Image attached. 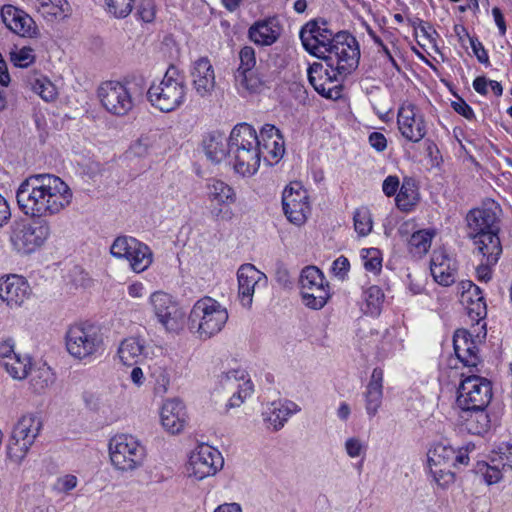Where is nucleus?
Here are the masks:
<instances>
[{
	"label": "nucleus",
	"instance_id": "8fccbe9b",
	"mask_svg": "<svg viewBox=\"0 0 512 512\" xmlns=\"http://www.w3.org/2000/svg\"><path fill=\"white\" fill-rule=\"evenodd\" d=\"M472 335L465 329L455 331L453 336V347L457 358L461 357L469 349L468 346L472 345Z\"/></svg>",
	"mask_w": 512,
	"mask_h": 512
},
{
	"label": "nucleus",
	"instance_id": "4468645a",
	"mask_svg": "<svg viewBox=\"0 0 512 512\" xmlns=\"http://www.w3.org/2000/svg\"><path fill=\"white\" fill-rule=\"evenodd\" d=\"M0 14L5 26L15 34L28 38L38 36L39 30L35 21L23 10L13 5H4Z\"/></svg>",
	"mask_w": 512,
	"mask_h": 512
},
{
	"label": "nucleus",
	"instance_id": "9b49d317",
	"mask_svg": "<svg viewBox=\"0 0 512 512\" xmlns=\"http://www.w3.org/2000/svg\"><path fill=\"white\" fill-rule=\"evenodd\" d=\"M150 303L156 318L168 332H179L183 328L185 313L171 295L154 292Z\"/></svg>",
	"mask_w": 512,
	"mask_h": 512
},
{
	"label": "nucleus",
	"instance_id": "f257e3e1",
	"mask_svg": "<svg viewBox=\"0 0 512 512\" xmlns=\"http://www.w3.org/2000/svg\"><path fill=\"white\" fill-rule=\"evenodd\" d=\"M72 198L70 187L60 177L48 173L28 176L16 191L20 210L39 220L60 214L71 204Z\"/></svg>",
	"mask_w": 512,
	"mask_h": 512
},
{
	"label": "nucleus",
	"instance_id": "603ef678",
	"mask_svg": "<svg viewBox=\"0 0 512 512\" xmlns=\"http://www.w3.org/2000/svg\"><path fill=\"white\" fill-rule=\"evenodd\" d=\"M109 13L117 18H124L130 14L133 0H105Z\"/></svg>",
	"mask_w": 512,
	"mask_h": 512
},
{
	"label": "nucleus",
	"instance_id": "dca6fc26",
	"mask_svg": "<svg viewBox=\"0 0 512 512\" xmlns=\"http://www.w3.org/2000/svg\"><path fill=\"white\" fill-rule=\"evenodd\" d=\"M238 297L241 304L250 308L252 305L255 288L261 281L266 283L267 277L252 264H243L237 272Z\"/></svg>",
	"mask_w": 512,
	"mask_h": 512
},
{
	"label": "nucleus",
	"instance_id": "79ce46f5",
	"mask_svg": "<svg viewBox=\"0 0 512 512\" xmlns=\"http://www.w3.org/2000/svg\"><path fill=\"white\" fill-rule=\"evenodd\" d=\"M327 283L320 269L316 266L305 267L300 274L299 284L301 291H309L311 288Z\"/></svg>",
	"mask_w": 512,
	"mask_h": 512
},
{
	"label": "nucleus",
	"instance_id": "c756f323",
	"mask_svg": "<svg viewBox=\"0 0 512 512\" xmlns=\"http://www.w3.org/2000/svg\"><path fill=\"white\" fill-rule=\"evenodd\" d=\"M109 458L115 469L132 471L142 465L145 450H109Z\"/></svg>",
	"mask_w": 512,
	"mask_h": 512
},
{
	"label": "nucleus",
	"instance_id": "37998d69",
	"mask_svg": "<svg viewBox=\"0 0 512 512\" xmlns=\"http://www.w3.org/2000/svg\"><path fill=\"white\" fill-rule=\"evenodd\" d=\"M54 381V374L51 369L45 365L34 370L31 377V385L36 392H42Z\"/></svg>",
	"mask_w": 512,
	"mask_h": 512
},
{
	"label": "nucleus",
	"instance_id": "e433bc0d",
	"mask_svg": "<svg viewBox=\"0 0 512 512\" xmlns=\"http://www.w3.org/2000/svg\"><path fill=\"white\" fill-rule=\"evenodd\" d=\"M4 368L14 379H25L32 368L31 358L27 355L16 354L12 358L5 360Z\"/></svg>",
	"mask_w": 512,
	"mask_h": 512
},
{
	"label": "nucleus",
	"instance_id": "4be33fe9",
	"mask_svg": "<svg viewBox=\"0 0 512 512\" xmlns=\"http://www.w3.org/2000/svg\"><path fill=\"white\" fill-rule=\"evenodd\" d=\"M434 280L442 286H450L456 281V261L445 251H434L430 265Z\"/></svg>",
	"mask_w": 512,
	"mask_h": 512
},
{
	"label": "nucleus",
	"instance_id": "13d9d810",
	"mask_svg": "<svg viewBox=\"0 0 512 512\" xmlns=\"http://www.w3.org/2000/svg\"><path fill=\"white\" fill-rule=\"evenodd\" d=\"M152 376L155 378V392L160 395L165 394L170 385L168 371L165 368L158 367L153 371Z\"/></svg>",
	"mask_w": 512,
	"mask_h": 512
},
{
	"label": "nucleus",
	"instance_id": "423d86ee",
	"mask_svg": "<svg viewBox=\"0 0 512 512\" xmlns=\"http://www.w3.org/2000/svg\"><path fill=\"white\" fill-rule=\"evenodd\" d=\"M228 311L217 300L205 296L197 300L188 316V328L202 340L218 334L228 320Z\"/></svg>",
	"mask_w": 512,
	"mask_h": 512
},
{
	"label": "nucleus",
	"instance_id": "6e6552de",
	"mask_svg": "<svg viewBox=\"0 0 512 512\" xmlns=\"http://www.w3.org/2000/svg\"><path fill=\"white\" fill-rule=\"evenodd\" d=\"M456 403L463 411H485L492 399V384L481 376L471 375L458 387Z\"/></svg>",
	"mask_w": 512,
	"mask_h": 512
},
{
	"label": "nucleus",
	"instance_id": "412c9836",
	"mask_svg": "<svg viewBox=\"0 0 512 512\" xmlns=\"http://www.w3.org/2000/svg\"><path fill=\"white\" fill-rule=\"evenodd\" d=\"M191 77L193 88L199 96L211 95L215 87V73L208 58L202 57L193 63Z\"/></svg>",
	"mask_w": 512,
	"mask_h": 512
},
{
	"label": "nucleus",
	"instance_id": "3c124183",
	"mask_svg": "<svg viewBox=\"0 0 512 512\" xmlns=\"http://www.w3.org/2000/svg\"><path fill=\"white\" fill-rule=\"evenodd\" d=\"M240 65L237 68L235 74H241V72L256 69V57L255 51L250 46L243 47L239 52Z\"/></svg>",
	"mask_w": 512,
	"mask_h": 512
},
{
	"label": "nucleus",
	"instance_id": "6ab92c4d",
	"mask_svg": "<svg viewBox=\"0 0 512 512\" xmlns=\"http://www.w3.org/2000/svg\"><path fill=\"white\" fill-rule=\"evenodd\" d=\"M221 385L226 389L237 388L229 400L228 407H239L245 398L253 392V384L250 379L245 380L244 370H230L220 380Z\"/></svg>",
	"mask_w": 512,
	"mask_h": 512
},
{
	"label": "nucleus",
	"instance_id": "393cba45",
	"mask_svg": "<svg viewBox=\"0 0 512 512\" xmlns=\"http://www.w3.org/2000/svg\"><path fill=\"white\" fill-rule=\"evenodd\" d=\"M249 38L258 45H272L281 34V26L276 18H268L254 23L249 28Z\"/></svg>",
	"mask_w": 512,
	"mask_h": 512
},
{
	"label": "nucleus",
	"instance_id": "0e129e2a",
	"mask_svg": "<svg viewBox=\"0 0 512 512\" xmlns=\"http://www.w3.org/2000/svg\"><path fill=\"white\" fill-rule=\"evenodd\" d=\"M137 13L144 22H151L155 17V5L153 0H142Z\"/></svg>",
	"mask_w": 512,
	"mask_h": 512
},
{
	"label": "nucleus",
	"instance_id": "5fc2aeb1",
	"mask_svg": "<svg viewBox=\"0 0 512 512\" xmlns=\"http://www.w3.org/2000/svg\"><path fill=\"white\" fill-rule=\"evenodd\" d=\"M140 445L139 440L132 434L119 433L109 440L108 448H136Z\"/></svg>",
	"mask_w": 512,
	"mask_h": 512
},
{
	"label": "nucleus",
	"instance_id": "2f4dec72",
	"mask_svg": "<svg viewBox=\"0 0 512 512\" xmlns=\"http://www.w3.org/2000/svg\"><path fill=\"white\" fill-rule=\"evenodd\" d=\"M291 407H296V405L292 402L282 403L281 401H274L270 403L263 412L264 420L269 423L274 430H278L284 426V423L292 414L293 410Z\"/></svg>",
	"mask_w": 512,
	"mask_h": 512
},
{
	"label": "nucleus",
	"instance_id": "4d7b16f0",
	"mask_svg": "<svg viewBox=\"0 0 512 512\" xmlns=\"http://www.w3.org/2000/svg\"><path fill=\"white\" fill-rule=\"evenodd\" d=\"M430 473L433 475L435 483L446 488L455 480V475L448 468L442 467H429Z\"/></svg>",
	"mask_w": 512,
	"mask_h": 512
},
{
	"label": "nucleus",
	"instance_id": "a19ab883",
	"mask_svg": "<svg viewBox=\"0 0 512 512\" xmlns=\"http://www.w3.org/2000/svg\"><path fill=\"white\" fill-rule=\"evenodd\" d=\"M433 235L429 230L414 232L408 241L409 251L417 256L424 255L431 246Z\"/></svg>",
	"mask_w": 512,
	"mask_h": 512
},
{
	"label": "nucleus",
	"instance_id": "69168bd1",
	"mask_svg": "<svg viewBox=\"0 0 512 512\" xmlns=\"http://www.w3.org/2000/svg\"><path fill=\"white\" fill-rule=\"evenodd\" d=\"M468 350L467 352H465L464 354H461V357L459 358V360L465 365V366H469V367H475L478 363V348H477V345L475 343V341L473 340L472 341V345H469L468 346Z\"/></svg>",
	"mask_w": 512,
	"mask_h": 512
},
{
	"label": "nucleus",
	"instance_id": "e2e57ef3",
	"mask_svg": "<svg viewBox=\"0 0 512 512\" xmlns=\"http://www.w3.org/2000/svg\"><path fill=\"white\" fill-rule=\"evenodd\" d=\"M469 42H470L472 51H473L474 55L476 56L477 60L480 63L484 64L485 66H489L490 61H489L488 53H487L486 49L484 48V46L482 45V43L478 40V38L469 37Z\"/></svg>",
	"mask_w": 512,
	"mask_h": 512
},
{
	"label": "nucleus",
	"instance_id": "680f3d73",
	"mask_svg": "<svg viewBox=\"0 0 512 512\" xmlns=\"http://www.w3.org/2000/svg\"><path fill=\"white\" fill-rule=\"evenodd\" d=\"M77 484V477L71 474H67L57 479L53 489L58 492L68 493L76 488Z\"/></svg>",
	"mask_w": 512,
	"mask_h": 512
},
{
	"label": "nucleus",
	"instance_id": "7c9ffc66",
	"mask_svg": "<svg viewBox=\"0 0 512 512\" xmlns=\"http://www.w3.org/2000/svg\"><path fill=\"white\" fill-rule=\"evenodd\" d=\"M263 65L260 64L256 69L235 74L236 84L249 92H257L262 86L273 79V74H267L262 71Z\"/></svg>",
	"mask_w": 512,
	"mask_h": 512
},
{
	"label": "nucleus",
	"instance_id": "1a4fd4ad",
	"mask_svg": "<svg viewBox=\"0 0 512 512\" xmlns=\"http://www.w3.org/2000/svg\"><path fill=\"white\" fill-rule=\"evenodd\" d=\"M50 235V225L46 220L30 224L25 220L14 221L10 227V242L22 254H30L41 247Z\"/></svg>",
	"mask_w": 512,
	"mask_h": 512
},
{
	"label": "nucleus",
	"instance_id": "473e14b6",
	"mask_svg": "<svg viewBox=\"0 0 512 512\" xmlns=\"http://www.w3.org/2000/svg\"><path fill=\"white\" fill-rule=\"evenodd\" d=\"M208 199L218 206L231 205L236 201L234 189L221 180H213L208 184Z\"/></svg>",
	"mask_w": 512,
	"mask_h": 512
},
{
	"label": "nucleus",
	"instance_id": "a18cd8bd",
	"mask_svg": "<svg viewBox=\"0 0 512 512\" xmlns=\"http://www.w3.org/2000/svg\"><path fill=\"white\" fill-rule=\"evenodd\" d=\"M454 452L456 450H428V466L449 468L454 459Z\"/></svg>",
	"mask_w": 512,
	"mask_h": 512
},
{
	"label": "nucleus",
	"instance_id": "ea45409f",
	"mask_svg": "<svg viewBox=\"0 0 512 512\" xmlns=\"http://www.w3.org/2000/svg\"><path fill=\"white\" fill-rule=\"evenodd\" d=\"M153 253L151 249L144 243L140 242L137 250L133 252L129 259L131 269L136 273H141L148 269L152 264Z\"/></svg>",
	"mask_w": 512,
	"mask_h": 512
},
{
	"label": "nucleus",
	"instance_id": "338daca9",
	"mask_svg": "<svg viewBox=\"0 0 512 512\" xmlns=\"http://www.w3.org/2000/svg\"><path fill=\"white\" fill-rule=\"evenodd\" d=\"M82 399L85 403L86 408L92 411H100L101 407V396L90 391H85L82 395Z\"/></svg>",
	"mask_w": 512,
	"mask_h": 512
},
{
	"label": "nucleus",
	"instance_id": "f8f14e48",
	"mask_svg": "<svg viewBox=\"0 0 512 512\" xmlns=\"http://www.w3.org/2000/svg\"><path fill=\"white\" fill-rule=\"evenodd\" d=\"M309 196L300 182H291L283 191L282 205L287 219L295 224L302 225L310 213Z\"/></svg>",
	"mask_w": 512,
	"mask_h": 512
},
{
	"label": "nucleus",
	"instance_id": "de8ad7c7",
	"mask_svg": "<svg viewBox=\"0 0 512 512\" xmlns=\"http://www.w3.org/2000/svg\"><path fill=\"white\" fill-rule=\"evenodd\" d=\"M475 472L480 474L484 482L488 485L498 483L503 475L500 469L495 466H490L487 462H477Z\"/></svg>",
	"mask_w": 512,
	"mask_h": 512
},
{
	"label": "nucleus",
	"instance_id": "bb28decb",
	"mask_svg": "<svg viewBox=\"0 0 512 512\" xmlns=\"http://www.w3.org/2000/svg\"><path fill=\"white\" fill-rule=\"evenodd\" d=\"M364 396L366 411L369 416L373 417L377 414L382 404L383 370L381 368L376 367L373 369Z\"/></svg>",
	"mask_w": 512,
	"mask_h": 512
},
{
	"label": "nucleus",
	"instance_id": "7ed1b4c3",
	"mask_svg": "<svg viewBox=\"0 0 512 512\" xmlns=\"http://www.w3.org/2000/svg\"><path fill=\"white\" fill-rule=\"evenodd\" d=\"M468 235L473 239L478 251L488 252L490 263L498 261L502 246L498 236V217L491 207L476 208L466 216Z\"/></svg>",
	"mask_w": 512,
	"mask_h": 512
},
{
	"label": "nucleus",
	"instance_id": "a211bd4d",
	"mask_svg": "<svg viewBox=\"0 0 512 512\" xmlns=\"http://www.w3.org/2000/svg\"><path fill=\"white\" fill-rule=\"evenodd\" d=\"M31 294V288L22 276L11 274L0 278V298L9 306H20Z\"/></svg>",
	"mask_w": 512,
	"mask_h": 512
},
{
	"label": "nucleus",
	"instance_id": "c03bdc74",
	"mask_svg": "<svg viewBox=\"0 0 512 512\" xmlns=\"http://www.w3.org/2000/svg\"><path fill=\"white\" fill-rule=\"evenodd\" d=\"M35 59L34 50L28 46L21 48L15 46L10 51V60L15 66L20 68H27L35 62Z\"/></svg>",
	"mask_w": 512,
	"mask_h": 512
},
{
	"label": "nucleus",
	"instance_id": "a878e982",
	"mask_svg": "<svg viewBox=\"0 0 512 512\" xmlns=\"http://www.w3.org/2000/svg\"><path fill=\"white\" fill-rule=\"evenodd\" d=\"M228 148L229 152L259 148L258 134L253 126L247 123L237 124L228 138Z\"/></svg>",
	"mask_w": 512,
	"mask_h": 512
},
{
	"label": "nucleus",
	"instance_id": "b1692460",
	"mask_svg": "<svg viewBox=\"0 0 512 512\" xmlns=\"http://www.w3.org/2000/svg\"><path fill=\"white\" fill-rule=\"evenodd\" d=\"M161 423L171 434L179 433L186 424V411L178 399L167 400L161 409Z\"/></svg>",
	"mask_w": 512,
	"mask_h": 512
},
{
	"label": "nucleus",
	"instance_id": "6e6d98bb",
	"mask_svg": "<svg viewBox=\"0 0 512 512\" xmlns=\"http://www.w3.org/2000/svg\"><path fill=\"white\" fill-rule=\"evenodd\" d=\"M154 139L150 136H141L135 141L131 147L130 152L137 157H145L149 155L153 149Z\"/></svg>",
	"mask_w": 512,
	"mask_h": 512
},
{
	"label": "nucleus",
	"instance_id": "5701e85b",
	"mask_svg": "<svg viewBox=\"0 0 512 512\" xmlns=\"http://www.w3.org/2000/svg\"><path fill=\"white\" fill-rule=\"evenodd\" d=\"M261 157L260 148H246L229 152L228 161L237 174L245 177L252 176L257 172Z\"/></svg>",
	"mask_w": 512,
	"mask_h": 512
},
{
	"label": "nucleus",
	"instance_id": "9d476101",
	"mask_svg": "<svg viewBox=\"0 0 512 512\" xmlns=\"http://www.w3.org/2000/svg\"><path fill=\"white\" fill-rule=\"evenodd\" d=\"M103 344L99 329L93 325H73L66 333V348L79 360L95 355Z\"/></svg>",
	"mask_w": 512,
	"mask_h": 512
},
{
	"label": "nucleus",
	"instance_id": "72a5a7b5",
	"mask_svg": "<svg viewBox=\"0 0 512 512\" xmlns=\"http://www.w3.org/2000/svg\"><path fill=\"white\" fill-rule=\"evenodd\" d=\"M37 10L48 21L61 20L68 15L69 4L66 0H38Z\"/></svg>",
	"mask_w": 512,
	"mask_h": 512
},
{
	"label": "nucleus",
	"instance_id": "cd10ccee",
	"mask_svg": "<svg viewBox=\"0 0 512 512\" xmlns=\"http://www.w3.org/2000/svg\"><path fill=\"white\" fill-rule=\"evenodd\" d=\"M118 356L127 366L141 363L147 357L145 341L138 337L125 338L118 347Z\"/></svg>",
	"mask_w": 512,
	"mask_h": 512
},
{
	"label": "nucleus",
	"instance_id": "aec40b11",
	"mask_svg": "<svg viewBox=\"0 0 512 512\" xmlns=\"http://www.w3.org/2000/svg\"><path fill=\"white\" fill-rule=\"evenodd\" d=\"M42 423L32 414L22 416L13 428L11 444L20 448H30L39 434Z\"/></svg>",
	"mask_w": 512,
	"mask_h": 512
},
{
	"label": "nucleus",
	"instance_id": "f3484780",
	"mask_svg": "<svg viewBox=\"0 0 512 512\" xmlns=\"http://www.w3.org/2000/svg\"><path fill=\"white\" fill-rule=\"evenodd\" d=\"M397 123L402 136L409 141L419 142L426 135L423 116L415 112L413 105L399 109Z\"/></svg>",
	"mask_w": 512,
	"mask_h": 512
},
{
	"label": "nucleus",
	"instance_id": "58836bf2",
	"mask_svg": "<svg viewBox=\"0 0 512 512\" xmlns=\"http://www.w3.org/2000/svg\"><path fill=\"white\" fill-rule=\"evenodd\" d=\"M139 243L140 241L134 237L118 236L110 247V253L115 258H125L129 261Z\"/></svg>",
	"mask_w": 512,
	"mask_h": 512
},
{
	"label": "nucleus",
	"instance_id": "ddd939ff",
	"mask_svg": "<svg viewBox=\"0 0 512 512\" xmlns=\"http://www.w3.org/2000/svg\"><path fill=\"white\" fill-rule=\"evenodd\" d=\"M224 458L220 450H193L186 465L189 477L202 480L222 469Z\"/></svg>",
	"mask_w": 512,
	"mask_h": 512
},
{
	"label": "nucleus",
	"instance_id": "20e7f679",
	"mask_svg": "<svg viewBox=\"0 0 512 512\" xmlns=\"http://www.w3.org/2000/svg\"><path fill=\"white\" fill-rule=\"evenodd\" d=\"M186 94L185 77L174 66L167 69L159 83H152L146 91L151 106L164 113L178 109L185 102Z\"/></svg>",
	"mask_w": 512,
	"mask_h": 512
},
{
	"label": "nucleus",
	"instance_id": "c85d7f7f",
	"mask_svg": "<svg viewBox=\"0 0 512 512\" xmlns=\"http://www.w3.org/2000/svg\"><path fill=\"white\" fill-rule=\"evenodd\" d=\"M203 150L207 159L214 164L229 159L228 139L220 132H213L204 138Z\"/></svg>",
	"mask_w": 512,
	"mask_h": 512
},
{
	"label": "nucleus",
	"instance_id": "49530a36",
	"mask_svg": "<svg viewBox=\"0 0 512 512\" xmlns=\"http://www.w3.org/2000/svg\"><path fill=\"white\" fill-rule=\"evenodd\" d=\"M31 85L33 91L45 101H52L57 96L54 84L45 77L35 79Z\"/></svg>",
	"mask_w": 512,
	"mask_h": 512
},
{
	"label": "nucleus",
	"instance_id": "2eb2a0df",
	"mask_svg": "<svg viewBox=\"0 0 512 512\" xmlns=\"http://www.w3.org/2000/svg\"><path fill=\"white\" fill-rule=\"evenodd\" d=\"M259 148L264 161L270 165L277 163L284 155V139L279 129L272 124H265L258 135Z\"/></svg>",
	"mask_w": 512,
	"mask_h": 512
},
{
	"label": "nucleus",
	"instance_id": "f704fd0d",
	"mask_svg": "<svg viewBox=\"0 0 512 512\" xmlns=\"http://www.w3.org/2000/svg\"><path fill=\"white\" fill-rule=\"evenodd\" d=\"M303 304L313 310L322 309L330 298L328 282L309 291H301Z\"/></svg>",
	"mask_w": 512,
	"mask_h": 512
},
{
	"label": "nucleus",
	"instance_id": "0eeeda50",
	"mask_svg": "<svg viewBox=\"0 0 512 512\" xmlns=\"http://www.w3.org/2000/svg\"><path fill=\"white\" fill-rule=\"evenodd\" d=\"M340 35L355 38L346 31L334 33L328 27V22L323 18L308 21L301 28L299 34L305 50L316 57L331 55L332 50H334V46H341V44L336 43V40Z\"/></svg>",
	"mask_w": 512,
	"mask_h": 512
},
{
	"label": "nucleus",
	"instance_id": "4c0bfd02",
	"mask_svg": "<svg viewBox=\"0 0 512 512\" xmlns=\"http://www.w3.org/2000/svg\"><path fill=\"white\" fill-rule=\"evenodd\" d=\"M363 301L365 314L377 316L380 314L385 295L379 286L373 285L363 291Z\"/></svg>",
	"mask_w": 512,
	"mask_h": 512
},
{
	"label": "nucleus",
	"instance_id": "864d4df0",
	"mask_svg": "<svg viewBox=\"0 0 512 512\" xmlns=\"http://www.w3.org/2000/svg\"><path fill=\"white\" fill-rule=\"evenodd\" d=\"M354 227L361 236H366L371 232L372 221L367 210H357L354 213Z\"/></svg>",
	"mask_w": 512,
	"mask_h": 512
},
{
	"label": "nucleus",
	"instance_id": "09e8293b",
	"mask_svg": "<svg viewBox=\"0 0 512 512\" xmlns=\"http://www.w3.org/2000/svg\"><path fill=\"white\" fill-rule=\"evenodd\" d=\"M364 267L367 271L379 273L382 267V258L380 251L376 248L365 249L362 251Z\"/></svg>",
	"mask_w": 512,
	"mask_h": 512
},
{
	"label": "nucleus",
	"instance_id": "f03ea898",
	"mask_svg": "<svg viewBox=\"0 0 512 512\" xmlns=\"http://www.w3.org/2000/svg\"><path fill=\"white\" fill-rule=\"evenodd\" d=\"M331 55L319 57L322 63L315 62L307 70L308 80L313 88L327 99L341 97L342 86L339 84L347 75L359 65L360 49L356 38L345 35L338 36Z\"/></svg>",
	"mask_w": 512,
	"mask_h": 512
},
{
	"label": "nucleus",
	"instance_id": "c9c22d12",
	"mask_svg": "<svg viewBox=\"0 0 512 512\" xmlns=\"http://www.w3.org/2000/svg\"><path fill=\"white\" fill-rule=\"evenodd\" d=\"M395 201L397 207L402 211H409L417 203L418 191L412 179H404Z\"/></svg>",
	"mask_w": 512,
	"mask_h": 512
},
{
	"label": "nucleus",
	"instance_id": "bf43d9fd",
	"mask_svg": "<svg viewBox=\"0 0 512 512\" xmlns=\"http://www.w3.org/2000/svg\"><path fill=\"white\" fill-rule=\"evenodd\" d=\"M472 296H476L477 300L475 302L471 301L473 306L468 307L469 314L471 315L472 313H475L477 318L484 317L486 315V304L480 288L477 285L472 288Z\"/></svg>",
	"mask_w": 512,
	"mask_h": 512
},
{
	"label": "nucleus",
	"instance_id": "052dcab7",
	"mask_svg": "<svg viewBox=\"0 0 512 512\" xmlns=\"http://www.w3.org/2000/svg\"><path fill=\"white\" fill-rule=\"evenodd\" d=\"M482 256L484 261L477 267V276L480 281L488 282L491 279V266L495 265L498 261L490 263V257L488 252L486 251H478Z\"/></svg>",
	"mask_w": 512,
	"mask_h": 512
},
{
	"label": "nucleus",
	"instance_id": "39448f33",
	"mask_svg": "<svg viewBox=\"0 0 512 512\" xmlns=\"http://www.w3.org/2000/svg\"><path fill=\"white\" fill-rule=\"evenodd\" d=\"M145 90L143 78H134L125 83L107 81L99 87L98 97L109 113L124 116L133 109L135 100L143 97Z\"/></svg>",
	"mask_w": 512,
	"mask_h": 512
},
{
	"label": "nucleus",
	"instance_id": "774afa93",
	"mask_svg": "<svg viewBox=\"0 0 512 512\" xmlns=\"http://www.w3.org/2000/svg\"><path fill=\"white\" fill-rule=\"evenodd\" d=\"M452 107L458 114L462 115L468 120L475 118L473 109L461 98L458 101L452 102Z\"/></svg>",
	"mask_w": 512,
	"mask_h": 512
}]
</instances>
